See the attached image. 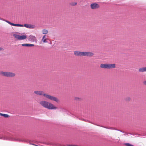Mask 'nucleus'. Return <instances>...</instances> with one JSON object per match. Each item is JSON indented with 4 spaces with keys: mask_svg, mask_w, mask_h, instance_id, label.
Returning <instances> with one entry per match:
<instances>
[{
    "mask_svg": "<svg viewBox=\"0 0 146 146\" xmlns=\"http://www.w3.org/2000/svg\"><path fill=\"white\" fill-rule=\"evenodd\" d=\"M0 139L11 141L28 142L29 140L26 139H21L13 137L11 135L7 133L6 134L0 135Z\"/></svg>",
    "mask_w": 146,
    "mask_h": 146,
    "instance_id": "nucleus-1",
    "label": "nucleus"
},
{
    "mask_svg": "<svg viewBox=\"0 0 146 146\" xmlns=\"http://www.w3.org/2000/svg\"><path fill=\"white\" fill-rule=\"evenodd\" d=\"M34 92L37 95H43L48 99L54 101L56 102H58L59 101L58 99L56 97L45 94L43 91H35Z\"/></svg>",
    "mask_w": 146,
    "mask_h": 146,
    "instance_id": "nucleus-2",
    "label": "nucleus"
},
{
    "mask_svg": "<svg viewBox=\"0 0 146 146\" xmlns=\"http://www.w3.org/2000/svg\"><path fill=\"white\" fill-rule=\"evenodd\" d=\"M40 104L44 108L49 110H54L56 109V107L52 104L46 101H41L40 102Z\"/></svg>",
    "mask_w": 146,
    "mask_h": 146,
    "instance_id": "nucleus-3",
    "label": "nucleus"
},
{
    "mask_svg": "<svg viewBox=\"0 0 146 146\" xmlns=\"http://www.w3.org/2000/svg\"><path fill=\"white\" fill-rule=\"evenodd\" d=\"M100 67L102 68L110 69L115 68V64H101Z\"/></svg>",
    "mask_w": 146,
    "mask_h": 146,
    "instance_id": "nucleus-4",
    "label": "nucleus"
},
{
    "mask_svg": "<svg viewBox=\"0 0 146 146\" xmlns=\"http://www.w3.org/2000/svg\"><path fill=\"white\" fill-rule=\"evenodd\" d=\"M0 74L5 76L10 77H13L15 75L14 73L9 72H0Z\"/></svg>",
    "mask_w": 146,
    "mask_h": 146,
    "instance_id": "nucleus-5",
    "label": "nucleus"
},
{
    "mask_svg": "<svg viewBox=\"0 0 146 146\" xmlns=\"http://www.w3.org/2000/svg\"><path fill=\"white\" fill-rule=\"evenodd\" d=\"M13 36L16 39L19 40H24L26 39L27 38V36L25 35L20 36L14 34H13Z\"/></svg>",
    "mask_w": 146,
    "mask_h": 146,
    "instance_id": "nucleus-6",
    "label": "nucleus"
},
{
    "mask_svg": "<svg viewBox=\"0 0 146 146\" xmlns=\"http://www.w3.org/2000/svg\"><path fill=\"white\" fill-rule=\"evenodd\" d=\"M83 56H92L94 55L93 53L88 52H84Z\"/></svg>",
    "mask_w": 146,
    "mask_h": 146,
    "instance_id": "nucleus-7",
    "label": "nucleus"
},
{
    "mask_svg": "<svg viewBox=\"0 0 146 146\" xmlns=\"http://www.w3.org/2000/svg\"><path fill=\"white\" fill-rule=\"evenodd\" d=\"M90 7L92 9L98 8L99 7V5L97 3H93L91 4Z\"/></svg>",
    "mask_w": 146,
    "mask_h": 146,
    "instance_id": "nucleus-8",
    "label": "nucleus"
},
{
    "mask_svg": "<svg viewBox=\"0 0 146 146\" xmlns=\"http://www.w3.org/2000/svg\"><path fill=\"white\" fill-rule=\"evenodd\" d=\"M84 52L75 51L74 54L75 55L78 56H83Z\"/></svg>",
    "mask_w": 146,
    "mask_h": 146,
    "instance_id": "nucleus-9",
    "label": "nucleus"
},
{
    "mask_svg": "<svg viewBox=\"0 0 146 146\" xmlns=\"http://www.w3.org/2000/svg\"><path fill=\"white\" fill-rule=\"evenodd\" d=\"M23 27L29 29H33L35 28L34 25L27 24H25L24 25H23Z\"/></svg>",
    "mask_w": 146,
    "mask_h": 146,
    "instance_id": "nucleus-10",
    "label": "nucleus"
},
{
    "mask_svg": "<svg viewBox=\"0 0 146 146\" xmlns=\"http://www.w3.org/2000/svg\"><path fill=\"white\" fill-rule=\"evenodd\" d=\"M29 40L31 41H35L36 40V37L35 36L30 35L29 37Z\"/></svg>",
    "mask_w": 146,
    "mask_h": 146,
    "instance_id": "nucleus-11",
    "label": "nucleus"
},
{
    "mask_svg": "<svg viewBox=\"0 0 146 146\" xmlns=\"http://www.w3.org/2000/svg\"><path fill=\"white\" fill-rule=\"evenodd\" d=\"M22 46H34V44H22Z\"/></svg>",
    "mask_w": 146,
    "mask_h": 146,
    "instance_id": "nucleus-12",
    "label": "nucleus"
},
{
    "mask_svg": "<svg viewBox=\"0 0 146 146\" xmlns=\"http://www.w3.org/2000/svg\"><path fill=\"white\" fill-rule=\"evenodd\" d=\"M139 71L140 72H144L146 71V67L140 68L139 69Z\"/></svg>",
    "mask_w": 146,
    "mask_h": 146,
    "instance_id": "nucleus-13",
    "label": "nucleus"
},
{
    "mask_svg": "<svg viewBox=\"0 0 146 146\" xmlns=\"http://www.w3.org/2000/svg\"><path fill=\"white\" fill-rule=\"evenodd\" d=\"M0 115H1L6 118L8 117H9V115L8 114H7L0 113Z\"/></svg>",
    "mask_w": 146,
    "mask_h": 146,
    "instance_id": "nucleus-14",
    "label": "nucleus"
},
{
    "mask_svg": "<svg viewBox=\"0 0 146 146\" xmlns=\"http://www.w3.org/2000/svg\"><path fill=\"white\" fill-rule=\"evenodd\" d=\"M45 36H46V35H44L43 36L42 38V41L44 43H46L47 42L46 41V39L45 38Z\"/></svg>",
    "mask_w": 146,
    "mask_h": 146,
    "instance_id": "nucleus-15",
    "label": "nucleus"
},
{
    "mask_svg": "<svg viewBox=\"0 0 146 146\" xmlns=\"http://www.w3.org/2000/svg\"><path fill=\"white\" fill-rule=\"evenodd\" d=\"M13 26L17 27H23V25L18 24H14Z\"/></svg>",
    "mask_w": 146,
    "mask_h": 146,
    "instance_id": "nucleus-16",
    "label": "nucleus"
},
{
    "mask_svg": "<svg viewBox=\"0 0 146 146\" xmlns=\"http://www.w3.org/2000/svg\"><path fill=\"white\" fill-rule=\"evenodd\" d=\"M42 32L43 34H46L48 33V31L44 29L42 30Z\"/></svg>",
    "mask_w": 146,
    "mask_h": 146,
    "instance_id": "nucleus-17",
    "label": "nucleus"
},
{
    "mask_svg": "<svg viewBox=\"0 0 146 146\" xmlns=\"http://www.w3.org/2000/svg\"><path fill=\"white\" fill-rule=\"evenodd\" d=\"M4 21L6 22L7 23H8V24H10V25L13 26V24L14 23H12L6 20H4Z\"/></svg>",
    "mask_w": 146,
    "mask_h": 146,
    "instance_id": "nucleus-18",
    "label": "nucleus"
},
{
    "mask_svg": "<svg viewBox=\"0 0 146 146\" xmlns=\"http://www.w3.org/2000/svg\"><path fill=\"white\" fill-rule=\"evenodd\" d=\"M124 145L126 146H134L133 145L130 144L128 143H125Z\"/></svg>",
    "mask_w": 146,
    "mask_h": 146,
    "instance_id": "nucleus-19",
    "label": "nucleus"
},
{
    "mask_svg": "<svg viewBox=\"0 0 146 146\" xmlns=\"http://www.w3.org/2000/svg\"><path fill=\"white\" fill-rule=\"evenodd\" d=\"M75 100L77 101H80L81 100V99L78 97H75Z\"/></svg>",
    "mask_w": 146,
    "mask_h": 146,
    "instance_id": "nucleus-20",
    "label": "nucleus"
},
{
    "mask_svg": "<svg viewBox=\"0 0 146 146\" xmlns=\"http://www.w3.org/2000/svg\"><path fill=\"white\" fill-rule=\"evenodd\" d=\"M125 100L127 101H129L130 100V98L129 97H128L126 98Z\"/></svg>",
    "mask_w": 146,
    "mask_h": 146,
    "instance_id": "nucleus-21",
    "label": "nucleus"
},
{
    "mask_svg": "<svg viewBox=\"0 0 146 146\" xmlns=\"http://www.w3.org/2000/svg\"><path fill=\"white\" fill-rule=\"evenodd\" d=\"M70 4L72 6H74L76 5L77 3H71Z\"/></svg>",
    "mask_w": 146,
    "mask_h": 146,
    "instance_id": "nucleus-22",
    "label": "nucleus"
},
{
    "mask_svg": "<svg viewBox=\"0 0 146 146\" xmlns=\"http://www.w3.org/2000/svg\"><path fill=\"white\" fill-rule=\"evenodd\" d=\"M60 111H66V110L64 108H61V110Z\"/></svg>",
    "mask_w": 146,
    "mask_h": 146,
    "instance_id": "nucleus-23",
    "label": "nucleus"
},
{
    "mask_svg": "<svg viewBox=\"0 0 146 146\" xmlns=\"http://www.w3.org/2000/svg\"><path fill=\"white\" fill-rule=\"evenodd\" d=\"M31 144V145H35V146H39L38 145H35V144H33V143H30L29 144Z\"/></svg>",
    "mask_w": 146,
    "mask_h": 146,
    "instance_id": "nucleus-24",
    "label": "nucleus"
},
{
    "mask_svg": "<svg viewBox=\"0 0 146 146\" xmlns=\"http://www.w3.org/2000/svg\"><path fill=\"white\" fill-rule=\"evenodd\" d=\"M68 146H77V145H67Z\"/></svg>",
    "mask_w": 146,
    "mask_h": 146,
    "instance_id": "nucleus-25",
    "label": "nucleus"
},
{
    "mask_svg": "<svg viewBox=\"0 0 146 146\" xmlns=\"http://www.w3.org/2000/svg\"><path fill=\"white\" fill-rule=\"evenodd\" d=\"M108 128V129H113L112 128H111V127H108V128Z\"/></svg>",
    "mask_w": 146,
    "mask_h": 146,
    "instance_id": "nucleus-26",
    "label": "nucleus"
},
{
    "mask_svg": "<svg viewBox=\"0 0 146 146\" xmlns=\"http://www.w3.org/2000/svg\"><path fill=\"white\" fill-rule=\"evenodd\" d=\"M3 50V48H2L0 47V50Z\"/></svg>",
    "mask_w": 146,
    "mask_h": 146,
    "instance_id": "nucleus-27",
    "label": "nucleus"
},
{
    "mask_svg": "<svg viewBox=\"0 0 146 146\" xmlns=\"http://www.w3.org/2000/svg\"><path fill=\"white\" fill-rule=\"evenodd\" d=\"M58 146H65L64 145H58Z\"/></svg>",
    "mask_w": 146,
    "mask_h": 146,
    "instance_id": "nucleus-28",
    "label": "nucleus"
},
{
    "mask_svg": "<svg viewBox=\"0 0 146 146\" xmlns=\"http://www.w3.org/2000/svg\"><path fill=\"white\" fill-rule=\"evenodd\" d=\"M144 84L146 85V81L144 82Z\"/></svg>",
    "mask_w": 146,
    "mask_h": 146,
    "instance_id": "nucleus-29",
    "label": "nucleus"
},
{
    "mask_svg": "<svg viewBox=\"0 0 146 146\" xmlns=\"http://www.w3.org/2000/svg\"><path fill=\"white\" fill-rule=\"evenodd\" d=\"M47 144H48V145H51L52 144L51 143H48Z\"/></svg>",
    "mask_w": 146,
    "mask_h": 146,
    "instance_id": "nucleus-30",
    "label": "nucleus"
},
{
    "mask_svg": "<svg viewBox=\"0 0 146 146\" xmlns=\"http://www.w3.org/2000/svg\"><path fill=\"white\" fill-rule=\"evenodd\" d=\"M0 20H3L4 21V20H5L4 19H1V18L0 19Z\"/></svg>",
    "mask_w": 146,
    "mask_h": 146,
    "instance_id": "nucleus-31",
    "label": "nucleus"
},
{
    "mask_svg": "<svg viewBox=\"0 0 146 146\" xmlns=\"http://www.w3.org/2000/svg\"><path fill=\"white\" fill-rule=\"evenodd\" d=\"M119 131H120V132H123L122 131H121V130H119Z\"/></svg>",
    "mask_w": 146,
    "mask_h": 146,
    "instance_id": "nucleus-32",
    "label": "nucleus"
},
{
    "mask_svg": "<svg viewBox=\"0 0 146 146\" xmlns=\"http://www.w3.org/2000/svg\"><path fill=\"white\" fill-rule=\"evenodd\" d=\"M130 134H131V133H129Z\"/></svg>",
    "mask_w": 146,
    "mask_h": 146,
    "instance_id": "nucleus-33",
    "label": "nucleus"
}]
</instances>
